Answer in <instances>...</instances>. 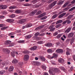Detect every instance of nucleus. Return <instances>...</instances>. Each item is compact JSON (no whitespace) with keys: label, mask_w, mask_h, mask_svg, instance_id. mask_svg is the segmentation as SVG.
<instances>
[{"label":"nucleus","mask_w":75,"mask_h":75,"mask_svg":"<svg viewBox=\"0 0 75 75\" xmlns=\"http://www.w3.org/2000/svg\"><path fill=\"white\" fill-rule=\"evenodd\" d=\"M59 71V70L56 68H51V69H49V72L50 74H51V75H54L57 72H58Z\"/></svg>","instance_id":"obj_1"},{"label":"nucleus","mask_w":75,"mask_h":75,"mask_svg":"<svg viewBox=\"0 0 75 75\" xmlns=\"http://www.w3.org/2000/svg\"><path fill=\"white\" fill-rule=\"evenodd\" d=\"M57 2V1H55L52 3L51 4L49 5L48 6L49 9H51V8H52L56 4Z\"/></svg>","instance_id":"obj_2"},{"label":"nucleus","mask_w":75,"mask_h":75,"mask_svg":"<svg viewBox=\"0 0 75 75\" xmlns=\"http://www.w3.org/2000/svg\"><path fill=\"white\" fill-rule=\"evenodd\" d=\"M3 51L6 54H9L10 53V50L7 49H3Z\"/></svg>","instance_id":"obj_3"},{"label":"nucleus","mask_w":75,"mask_h":75,"mask_svg":"<svg viewBox=\"0 0 75 75\" xmlns=\"http://www.w3.org/2000/svg\"><path fill=\"white\" fill-rule=\"evenodd\" d=\"M71 50L68 48H67L66 54L67 55H70V52Z\"/></svg>","instance_id":"obj_4"},{"label":"nucleus","mask_w":75,"mask_h":75,"mask_svg":"<svg viewBox=\"0 0 75 75\" xmlns=\"http://www.w3.org/2000/svg\"><path fill=\"white\" fill-rule=\"evenodd\" d=\"M56 52L59 54H61L63 52V50L61 49H58L56 51Z\"/></svg>","instance_id":"obj_5"},{"label":"nucleus","mask_w":75,"mask_h":75,"mask_svg":"<svg viewBox=\"0 0 75 75\" xmlns=\"http://www.w3.org/2000/svg\"><path fill=\"white\" fill-rule=\"evenodd\" d=\"M39 58L42 61H45V58L43 56H39Z\"/></svg>","instance_id":"obj_6"},{"label":"nucleus","mask_w":75,"mask_h":75,"mask_svg":"<svg viewBox=\"0 0 75 75\" xmlns=\"http://www.w3.org/2000/svg\"><path fill=\"white\" fill-rule=\"evenodd\" d=\"M29 59V56L27 55H25L24 58V61H27Z\"/></svg>","instance_id":"obj_7"},{"label":"nucleus","mask_w":75,"mask_h":75,"mask_svg":"<svg viewBox=\"0 0 75 75\" xmlns=\"http://www.w3.org/2000/svg\"><path fill=\"white\" fill-rule=\"evenodd\" d=\"M37 10H34L33 11L30 13V16H34L36 13L37 12Z\"/></svg>","instance_id":"obj_8"},{"label":"nucleus","mask_w":75,"mask_h":75,"mask_svg":"<svg viewBox=\"0 0 75 75\" xmlns=\"http://www.w3.org/2000/svg\"><path fill=\"white\" fill-rule=\"evenodd\" d=\"M44 26H45V25H42L36 28L35 29V30H39L40 29H41V28H43V27H44Z\"/></svg>","instance_id":"obj_9"},{"label":"nucleus","mask_w":75,"mask_h":75,"mask_svg":"<svg viewBox=\"0 0 75 75\" xmlns=\"http://www.w3.org/2000/svg\"><path fill=\"white\" fill-rule=\"evenodd\" d=\"M69 10V8L67 7L66 8H65L64 9V12L63 11H61L60 13H59V14H61V13H64V12H65V11H67L68 10Z\"/></svg>","instance_id":"obj_10"},{"label":"nucleus","mask_w":75,"mask_h":75,"mask_svg":"<svg viewBox=\"0 0 75 75\" xmlns=\"http://www.w3.org/2000/svg\"><path fill=\"white\" fill-rule=\"evenodd\" d=\"M45 14H46V13L45 12H44L43 13L39 16H38V18H41V17H42L43 16H45Z\"/></svg>","instance_id":"obj_11"},{"label":"nucleus","mask_w":75,"mask_h":75,"mask_svg":"<svg viewBox=\"0 0 75 75\" xmlns=\"http://www.w3.org/2000/svg\"><path fill=\"white\" fill-rule=\"evenodd\" d=\"M66 13H63L60 15L58 17L59 18H62V17H63L64 16H65L66 15Z\"/></svg>","instance_id":"obj_12"},{"label":"nucleus","mask_w":75,"mask_h":75,"mask_svg":"<svg viewBox=\"0 0 75 75\" xmlns=\"http://www.w3.org/2000/svg\"><path fill=\"white\" fill-rule=\"evenodd\" d=\"M74 34L73 33H70L68 35V37L69 38H71V37H72L74 36Z\"/></svg>","instance_id":"obj_13"},{"label":"nucleus","mask_w":75,"mask_h":75,"mask_svg":"<svg viewBox=\"0 0 75 75\" xmlns=\"http://www.w3.org/2000/svg\"><path fill=\"white\" fill-rule=\"evenodd\" d=\"M26 21V19H22L20 20L19 22L21 24H22V23H24V22H25Z\"/></svg>","instance_id":"obj_14"},{"label":"nucleus","mask_w":75,"mask_h":75,"mask_svg":"<svg viewBox=\"0 0 75 75\" xmlns=\"http://www.w3.org/2000/svg\"><path fill=\"white\" fill-rule=\"evenodd\" d=\"M6 8H7L6 5H1L0 6V8H1V9H5Z\"/></svg>","instance_id":"obj_15"},{"label":"nucleus","mask_w":75,"mask_h":75,"mask_svg":"<svg viewBox=\"0 0 75 75\" xmlns=\"http://www.w3.org/2000/svg\"><path fill=\"white\" fill-rule=\"evenodd\" d=\"M14 69V67L13 66H10L8 69L9 71L10 72L11 71H13Z\"/></svg>","instance_id":"obj_16"},{"label":"nucleus","mask_w":75,"mask_h":75,"mask_svg":"<svg viewBox=\"0 0 75 75\" xmlns=\"http://www.w3.org/2000/svg\"><path fill=\"white\" fill-rule=\"evenodd\" d=\"M37 48V46H34L33 47H31L30 48V50L34 51V50H35Z\"/></svg>","instance_id":"obj_17"},{"label":"nucleus","mask_w":75,"mask_h":75,"mask_svg":"<svg viewBox=\"0 0 75 75\" xmlns=\"http://www.w3.org/2000/svg\"><path fill=\"white\" fill-rule=\"evenodd\" d=\"M52 45V44L51 43H49L45 44V46L46 47H51Z\"/></svg>","instance_id":"obj_18"},{"label":"nucleus","mask_w":75,"mask_h":75,"mask_svg":"<svg viewBox=\"0 0 75 75\" xmlns=\"http://www.w3.org/2000/svg\"><path fill=\"white\" fill-rule=\"evenodd\" d=\"M31 37H32V36L30 35H26L25 36V38L26 39H29V38H30Z\"/></svg>","instance_id":"obj_19"},{"label":"nucleus","mask_w":75,"mask_h":75,"mask_svg":"<svg viewBox=\"0 0 75 75\" xmlns=\"http://www.w3.org/2000/svg\"><path fill=\"white\" fill-rule=\"evenodd\" d=\"M72 29V28H68L65 31V32L66 33H68L71 31V30Z\"/></svg>","instance_id":"obj_20"},{"label":"nucleus","mask_w":75,"mask_h":75,"mask_svg":"<svg viewBox=\"0 0 75 75\" xmlns=\"http://www.w3.org/2000/svg\"><path fill=\"white\" fill-rule=\"evenodd\" d=\"M58 62L62 64L64 62V60L62 59H60L58 60Z\"/></svg>","instance_id":"obj_21"},{"label":"nucleus","mask_w":75,"mask_h":75,"mask_svg":"<svg viewBox=\"0 0 75 75\" xmlns=\"http://www.w3.org/2000/svg\"><path fill=\"white\" fill-rule=\"evenodd\" d=\"M14 21V20L12 19H8L6 20V21L9 22V23H13Z\"/></svg>","instance_id":"obj_22"},{"label":"nucleus","mask_w":75,"mask_h":75,"mask_svg":"<svg viewBox=\"0 0 75 75\" xmlns=\"http://www.w3.org/2000/svg\"><path fill=\"white\" fill-rule=\"evenodd\" d=\"M11 42L10 40H7L5 42V44L6 45H7L8 44H9L11 43Z\"/></svg>","instance_id":"obj_23"},{"label":"nucleus","mask_w":75,"mask_h":75,"mask_svg":"<svg viewBox=\"0 0 75 75\" xmlns=\"http://www.w3.org/2000/svg\"><path fill=\"white\" fill-rule=\"evenodd\" d=\"M23 52L24 54H29V53H30V51L29 50H26L23 51Z\"/></svg>","instance_id":"obj_24"},{"label":"nucleus","mask_w":75,"mask_h":75,"mask_svg":"<svg viewBox=\"0 0 75 75\" xmlns=\"http://www.w3.org/2000/svg\"><path fill=\"white\" fill-rule=\"evenodd\" d=\"M16 13H21V11L20 10H17L15 11Z\"/></svg>","instance_id":"obj_25"},{"label":"nucleus","mask_w":75,"mask_h":75,"mask_svg":"<svg viewBox=\"0 0 75 75\" xmlns=\"http://www.w3.org/2000/svg\"><path fill=\"white\" fill-rule=\"evenodd\" d=\"M62 23V20H59V21H58L56 23V24H59V23Z\"/></svg>","instance_id":"obj_26"},{"label":"nucleus","mask_w":75,"mask_h":75,"mask_svg":"<svg viewBox=\"0 0 75 75\" xmlns=\"http://www.w3.org/2000/svg\"><path fill=\"white\" fill-rule=\"evenodd\" d=\"M16 8V6H12L9 7L10 9H14Z\"/></svg>","instance_id":"obj_27"},{"label":"nucleus","mask_w":75,"mask_h":75,"mask_svg":"<svg viewBox=\"0 0 75 75\" xmlns=\"http://www.w3.org/2000/svg\"><path fill=\"white\" fill-rule=\"evenodd\" d=\"M73 16L72 15H70L67 18V20H68L69 19H70V18H71Z\"/></svg>","instance_id":"obj_28"},{"label":"nucleus","mask_w":75,"mask_h":75,"mask_svg":"<svg viewBox=\"0 0 75 75\" xmlns=\"http://www.w3.org/2000/svg\"><path fill=\"white\" fill-rule=\"evenodd\" d=\"M12 62L13 64H16L17 63V60L16 59H14L13 61H12Z\"/></svg>","instance_id":"obj_29"},{"label":"nucleus","mask_w":75,"mask_h":75,"mask_svg":"<svg viewBox=\"0 0 75 75\" xmlns=\"http://www.w3.org/2000/svg\"><path fill=\"white\" fill-rule=\"evenodd\" d=\"M26 26L27 28L28 27H31V26H32V25L31 24H27L26 25Z\"/></svg>","instance_id":"obj_30"},{"label":"nucleus","mask_w":75,"mask_h":75,"mask_svg":"<svg viewBox=\"0 0 75 75\" xmlns=\"http://www.w3.org/2000/svg\"><path fill=\"white\" fill-rule=\"evenodd\" d=\"M52 50L50 49H48L47 50V52H48L49 53H51V52H52Z\"/></svg>","instance_id":"obj_31"},{"label":"nucleus","mask_w":75,"mask_h":75,"mask_svg":"<svg viewBox=\"0 0 75 75\" xmlns=\"http://www.w3.org/2000/svg\"><path fill=\"white\" fill-rule=\"evenodd\" d=\"M60 69H61V70H62V71H63L64 72H65L66 71V69H65L62 67H61Z\"/></svg>","instance_id":"obj_32"},{"label":"nucleus","mask_w":75,"mask_h":75,"mask_svg":"<svg viewBox=\"0 0 75 75\" xmlns=\"http://www.w3.org/2000/svg\"><path fill=\"white\" fill-rule=\"evenodd\" d=\"M11 54L12 57H14L15 56V53L14 51L11 52Z\"/></svg>","instance_id":"obj_33"},{"label":"nucleus","mask_w":75,"mask_h":75,"mask_svg":"<svg viewBox=\"0 0 75 75\" xmlns=\"http://www.w3.org/2000/svg\"><path fill=\"white\" fill-rule=\"evenodd\" d=\"M43 43V41H38L37 42V43L38 44H42Z\"/></svg>","instance_id":"obj_34"},{"label":"nucleus","mask_w":75,"mask_h":75,"mask_svg":"<svg viewBox=\"0 0 75 75\" xmlns=\"http://www.w3.org/2000/svg\"><path fill=\"white\" fill-rule=\"evenodd\" d=\"M18 43H19L20 44L23 43V42H24V40H19L18 41Z\"/></svg>","instance_id":"obj_35"},{"label":"nucleus","mask_w":75,"mask_h":75,"mask_svg":"<svg viewBox=\"0 0 75 75\" xmlns=\"http://www.w3.org/2000/svg\"><path fill=\"white\" fill-rule=\"evenodd\" d=\"M75 40V39L74 38H73L71 39L70 41V43L71 44H72L74 42V40Z\"/></svg>","instance_id":"obj_36"},{"label":"nucleus","mask_w":75,"mask_h":75,"mask_svg":"<svg viewBox=\"0 0 75 75\" xmlns=\"http://www.w3.org/2000/svg\"><path fill=\"white\" fill-rule=\"evenodd\" d=\"M23 65V63L21 62H20L18 63V65L19 67H21L22 65Z\"/></svg>","instance_id":"obj_37"},{"label":"nucleus","mask_w":75,"mask_h":75,"mask_svg":"<svg viewBox=\"0 0 75 75\" xmlns=\"http://www.w3.org/2000/svg\"><path fill=\"white\" fill-rule=\"evenodd\" d=\"M5 73V71L4 70H2L0 71V74L1 75H2Z\"/></svg>","instance_id":"obj_38"},{"label":"nucleus","mask_w":75,"mask_h":75,"mask_svg":"<svg viewBox=\"0 0 75 75\" xmlns=\"http://www.w3.org/2000/svg\"><path fill=\"white\" fill-rule=\"evenodd\" d=\"M7 28H8V26L5 27L1 28V30H6V29H7Z\"/></svg>","instance_id":"obj_39"},{"label":"nucleus","mask_w":75,"mask_h":75,"mask_svg":"<svg viewBox=\"0 0 75 75\" xmlns=\"http://www.w3.org/2000/svg\"><path fill=\"white\" fill-rule=\"evenodd\" d=\"M75 9V6H74L72 8H70L69 10V11H72L73 10Z\"/></svg>","instance_id":"obj_40"},{"label":"nucleus","mask_w":75,"mask_h":75,"mask_svg":"<svg viewBox=\"0 0 75 75\" xmlns=\"http://www.w3.org/2000/svg\"><path fill=\"white\" fill-rule=\"evenodd\" d=\"M68 3L67 2L63 6V7L64 8H65V7H66L67 5H68Z\"/></svg>","instance_id":"obj_41"},{"label":"nucleus","mask_w":75,"mask_h":75,"mask_svg":"<svg viewBox=\"0 0 75 75\" xmlns=\"http://www.w3.org/2000/svg\"><path fill=\"white\" fill-rule=\"evenodd\" d=\"M14 45V43H11L9 45V47H13Z\"/></svg>","instance_id":"obj_42"},{"label":"nucleus","mask_w":75,"mask_h":75,"mask_svg":"<svg viewBox=\"0 0 75 75\" xmlns=\"http://www.w3.org/2000/svg\"><path fill=\"white\" fill-rule=\"evenodd\" d=\"M61 25V24H59L58 25H57L56 26V28H59V27Z\"/></svg>","instance_id":"obj_43"},{"label":"nucleus","mask_w":75,"mask_h":75,"mask_svg":"<svg viewBox=\"0 0 75 75\" xmlns=\"http://www.w3.org/2000/svg\"><path fill=\"white\" fill-rule=\"evenodd\" d=\"M57 14H55L54 15H53L52 17L53 19H54V18H55L57 17Z\"/></svg>","instance_id":"obj_44"},{"label":"nucleus","mask_w":75,"mask_h":75,"mask_svg":"<svg viewBox=\"0 0 75 75\" xmlns=\"http://www.w3.org/2000/svg\"><path fill=\"white\" fill-rule=\"evenodd\" d=\"M42 13V12L41 11H39L37 13V15H39V14H40Z\"/></svg>","instance_id":"obj_45"},{"label":"nucleus","mask_w":75,"mask_h":75,"mask_svg":"<svg viewBox=\"0 0 75 75\" xmlns=\"http://www.w3.org/2000/svg\"><path fill=\"white\" fill-rule=\"evenodd\" d=\"M37 0H33L32 1V3L33 4H35L37 3Z\"/></svg>","instance_id":"obj_46"},{"label":"nucleus","mask_w":75,"mask_h":75,"mask_svg":"<svg viewBox=\"0 0 75 75\" xmlns=\"http://www.w3.org/2000/svg\"><path fill=\"white\" fill-rule=\"evenodd\" d=\"M55 30V28H51V29H50V31H53Z\"/></svg>","instance_id":"obj_47"},{"label":"nucleus","mask_w":75,"mask_h":75,"mask_svg":"<svg viewBox=\"0 0 75 75\" xmlns=\"http://www.w3.org/2000/svg\"><path fill=\"white\" fill-rule=\"evenodd\" d=\"M47 18V16H45L44 17H43L42 18H41V20H44L45 19H46V18Z\"/></svg>","instance_id":"obj_48"},{"label":"nucleus","mask_w":75,"mask_h":75,"mask_svg":"<svg viewBox=\"0 0 75 75\" xmlns=\"http://www.w3.org/2000/svg\"><path fill=\"white\" fill-rule=\"evenodd\" d=\"M15 15L14 14H13L10 16V17L11 18H14L15 17Z\"/></svg>","instance_id":"obj_49"},{"label":"nucleus","mask_w":75,"mask_h":75,"mask_svg":"<svg viewBox=\"0 0 75 75\" xmlns=\"http://www.w3.org/2000/svg\"><path fill=\"white\" fill-rule=\"evenodd\" d=\"M40 33H37L35 34V36H38V35H40Z\"/></svg>","instance_id":"obj_50"},{"label":"nucleus","mask_w":75,"mask_h":75,"mask_svg":"<svg viewBox=\"0 0 75 75\" xmlns=\"http://www.w3.org/2000/svg\"><path fill=\"white\" fill-rule=\"evenodd\" d=\"M24 6H30V4H24Z\"/></svg>","instance_id":"obj_51"},{"label":"nucleus","mask_w":75,"mask_h":75,"mask_svg":"<svg viewBox=\"0 0 75 75\" xmlns=\"http://www.w3.org/2000/svg\"><path fill=\"white\" fill-rule=\"evenodd\" d=\"M45 34V33H42L40 34V36H44V35Z\"/></svg>","instance_id":"obj_52"},{"label":"nucleus","mask_w":75,"mask_h":75,"mask_svg":"<svg viewBox=\"0 0 75 75\" xmlns=\"http://www.w3.org/2000/svg\"><path fill=\"white\" fill-rule=\"evenodd\" d=\"M67 23L68 24H70V23H71V21L68 20H67Z\"/></svg>","instance_id":"obj_53"},{"label":"nucleus","mask_w":75,"mask_h":75,"mask_svg":"<svg viewBox=\"0 0 75 75\" xmlns=\"http://www.w3.org/2000/svg\"><path fill=\"white\" fill-rule=\"evenodd\" d=\"M53 21L54 20H50L48 22V23L50 24H51V23H52V22H53Z\"/></svg>","instance_id":"obj_54"},{"label":"nucleus","mask_w":75,"mask_h":75,"mask_svg":"<svg viewBox=\"0 0 75 75\" xmlns=\"http://www.w3.org/2000/svg\"><path fill=\"white\" fill-rule=\"evenodd\" d=\"M61 37V35L60 34H59L57 36V38H60Z\"/></svg>","instance_id":"obj_55"},{"label":"nucleus","mask_w":75,"mask_h":75,"mask_svg":"<svg viewBox=\"0 0 75 75\" xmlns=\"http://www.w3.org/2000/svg\"><path fill=\"white\" fill-rule=\"evenodd\" d=\"M53 56L54 57H57V54H55V53H53Z\"/></svg>","instance_id":"obj_56"},{"label":"nucleus","mask_w":75,"mask_h":75,"mask_svg":"<svg viewBox=\"0 0 75 75\" xmlns=\"http://www.w3.org/2000/svg\"><path fill=\"white\" fill-rule=\"evenodd\" d=\"M54 35L55 36L58 35V33L57 32H55V33H53Z\"/></svg>","instance_id":"obj_57"},{"label":"nucleus","mask_w":75,"mask_h":75,"mask_svg":"<svg viewBox=\"0 0 75 75\" xmlns=\"http://www.w3.org/2000/svg\"><path fill=\"white\" fill-rule=\"evenodd\" d=\"M67 23V20H66L65 21H64L62 24H66Z\"/></svg>","instance_id":"obj_58"},{"label":"nucleus","mask_w":75,"mask_h":75,"mask_svg":"<svg viewBox=\"0 0 75 75\" xmlns=\"http://www.w3.org/2000/svg\"><path fill=\"white\" fill-rule=\"evenodd\" d=\"M13 34H14V33H12L9 34L8 35L9 36H11V35H13Z\"/></svg>","instance_id":"obj_59"},{"label":"nucleus","mask_w":75,"mask_h":75,"mask_svg":"<svg viewBox=\"0 0 75 75\" xmlns=\"http://www.w3.org/2000/svg\"><path fill=\"white\" fill-rule=\"evenodd\" d=\"M54 27V25H52L50 26L49 27V28L50 29H51V28H53Z\"/></svg>","instance_id":"obj_60"},{"label":"nucleus","mask_w":75,"mask_h":75,"mask_svg":"<svg viewBox=\"0 0 75 75\" xmlns=\"http://www.w3.org/2000/svg\"><path fill=\"white\" fill-rule=\"evenodd\" d=\"M75 3V0H73V1H72L71 3V4H74Z\"/></svg>","instance_id":"obj_61"},{"label":"nucleus","mask_w":75,"mask_h":75,"mask_svg":"<svg viewBox=\"0 0 75 75\" xmlns=\"http://www.w3.org/2000/svg\"><path fill=\"white\" fill-rule=\"evenodd\" d=\"M45 31V29H44L41 30V33H44V31Z\"/></svg>","instance_id":"obj_62"},{"label":"nucleus","mask_w":75,"mask_h":75,"mask_svg":"<svg viewBox=\"0 0 75 75\" xmlns=\"http://www.w3.org/2000/svg\"><path fill=\"white\" fill-rule=\"evenodd\" d=\"M22 16H20L19 17H18L17 18V19H18V20H20V19H21V18H22Z\"/></svg>","instance_id":"obj_63"},{"label":"nucleus","mask_w":75,"mask_h":75,"mask_svg":"<svg viewBox=\"0 0 75 75\" xmlns=\"http://www.w3.org/2000/svg\"><path fill=\"white\" fill-rule=\"evenodd\" d=\"M43 75H48V73L45 72L44 74Z\"/></svg>","instance_id":"obj_64"}]
</instances>
